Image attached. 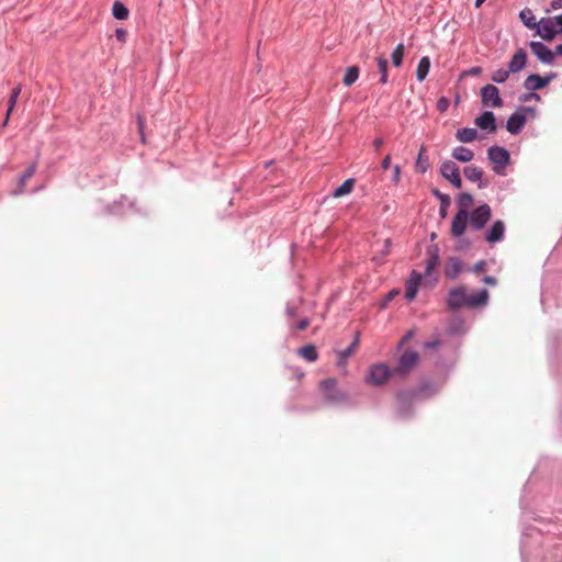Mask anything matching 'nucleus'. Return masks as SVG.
Returning <instances> with one entry per match:
<instances>
[{
	"instance_id": "obj_27",
	"label": "nucleus",
	"mask_w": 562,
	"mask_h": 562,
	"mask_svg": "<svg viewBox=\"0 0 562 562\" xmlns=\"http://www.w3.org/2000/svg\"><path fill=\"white\" fill-rule=\"evenodd\" d=\"M425 154L426 148L422 146L416 161V170L420 173L426 172L429 167L428 158L425 156Z\"/></svg>"
},
{
	"instance_id": "obj_24",
	"label": "nucleus",
	"mask_w": 562,
	"mask_h": 562,
	"mask_svg": "<svg viewBox=\"0 0 562 562\" xmlns=\"http://www.w3.org/2000/svg\"><path fill=\"white\" fill-rule=\"evenodd\" d=\"M463 172L465 178L472 182L479 181L483 177V170L475 166L465 167Z\"/></svg>"
},
{
	"instance_id": "obj_39",
	"label": "nucleus",
	"mask_w": 562,
	"mask_h": 562,
	"mask_svg": "<svg viewBox=\"0 0 562 562\" xmlns=\"http://www.w3.org/2000/svg\"><path fill=\"white\" fill-rule=\"evenodd\" d=\"M310 321L308 318H302L296 325L295 328L299 330H304L308 327Z\"/></svg>"
},
{
	"instance_id": "obj_20",
	"label": "nucleus",
	"mask_w": 562,
	"mask_h": 562,
	"mask_svg": "<svg viewBox=\"0 0 562 562\" xmlns=\"http://www.w3.org/2000/svg\"><path fill=\"white\" fill-rule=\"evenodd\" d=\"M477 137V131L473 127H464L458 130L456 133V138L461 143H471L475 140Z\"/></svg>"
},
{
	"instance_id": "obj_18",
	"label": "nucleus",
	"mask_w": 562,
	"mask_h": 562,
	"mask_svg": "<svg viewBox=\"0 0 562 562\" xmlns=\"http://www.w3.org/2000/svg\"><path fill=\"white\" fill-rule=\"evenodd\" d=\"M461 270H462L461 261L454 257L449 258V260L446 265V269H445L446 276L450 279H456L460 274Z\"/></svg>"
},
{
	"instance_id": "obj_33",
	"label": "nucleus",
	"mask_w": 562,
	"mask_h": 562,
	"mask_svg": "<svg viewBox=\"0 0 562 562\" xmlns=\"http://www.w3.org/2000/svg\"><path fill=\"white\" fill-rule=\"evenodd\" d=\"M376 64L381 74L380 82L385 85L387 82V60L384 57H378Z\"/></svg>"
},
{
	"instance_id": "obj_30",
	"label": "nucleus",
	"mask_w": 562,
	"mask_h": 562,
	"mask_svg": "<svg viewBox=\"0 0 562 562\" xmlns=\"http://www.w3.org/2000/svg\"><path fill=\"white\" fill-rule=\"evenodd\" d=\"M520 19L524 24L529 29H535L538 24L536 16L531 12V10L525 9L520 12Z\"/></svg>"
},
{
	"instance_id": "obj_13",
	"label": "nucleus",
	"mask_w": 562,
	"mask_h": 562,
	"mask_svg": "<svg viewBox=\"0 0 562 562\" xmlns=\"http://www.w3.org/2000/svg\"><path fill=\"white\" fill-rule=\"evenodd\" d=\"M526 124V116L524 113L515 112L509 116L506 123V130L510 134H518Z\"/></svg>"
},
{
	"instance_id": "obj_1",
	"label": "nucleus",
	"mask_w": 562,
	"mask_h": 562,
	"mask_svg": "<svg viewBox=\"0 0 562 562\" xmlns=\"http://www.w3.org/2000/svg\"><path fill=\"white\" fill-rule=\"evenodd\" d=\"M488 291L481 290L475 294H468L464 286H457L449 291L447 304L450 310H458L461 307H479L487 303Z\"/></svg>"
},
{
	"instance_id": "obj_53",
	"label": "nucleus",
	"mask_w": 562,
	"mask_h": 562,
	"mask_svg": "<svg viewBox=\"0 0 562 562\" xmlns=\"http://www.w3.org/2000/svg\"><path fill=\"white\" fill-rule=\"evenodd\" d=\"M437 346V341L436 342H427L426 344V347H435Z\"/></svg>"
},
{
	"instance_id": "obj_9",
	"label": "nucleus",
	"mask_w": 562,
	"mask_h": 562,
	"mask_svg": "<svg viewBox=\"0 0 562 562\" xmlns=\"http://www.w3.org/2000/svg\"><path fill=\"white\" fill-rule=\"evenodd\" d=\"M469 223V213L458 211L451 223V234L454 237H460L464 234Z\"/></svg>"
},
{
	"instance_id": "obj_29",
	"label": "nucleus",
	"mask_w": 562,
	"mask_h": 562,
	"mask_svg": "<svg viewBox=\"0 0 562 562\" xmlns=\"http://www.w3.org/2000/svg\"><path fill=\"white\" fill-rule=\"evenodd\" d=\"M128 9L124 5L123 2H114L112 8V14L117 20H125L128 16Z\"/></svg>"
},
{
	"instance_id": "obj_43",
	"label": "nucleus",
	"mask_w": 562,
	"mask_h": 562,
	"mask_svg": "<svg viewBox=\"0 0 562 562\" xmlns=\"http://www.w3.org/2000/svg\"><path fill=\"white\" fill-rule=\"evenodd\" d=\"M484 266H485V262H484V261H479L477 263H475V265H474V267H473V269H472V270H473L475 273H479V272L483 271Z\"/></svg>"
},
{
	"instance_id": "obj_31",
	"label": "nucleus",
	"mask_w": 562,
	"mask_h": 562,
	"mask_svg": "<svg viewBox=\"0 0 562 562\" xmlns=\"http://www.w3.org/2000/svg\"><path fill=\"white\" fill-rule=\"evenodd\" d=\"M404 53H405V46L404 44L400 43L395 49L393 50L392 53V64L395 66V67H400L403 63V58H404Z\"/></svg>"
},
{
	"instance_id": "obj_57",
	"label": "nucleus",
	"mask_w": 562,
	"mask_h": 562,
	"mask_svg": "<svg viewBox=\"0 0 562 562\" xmlns=\"http://www.w3.org/2000/svg\"><path fill=\"white\" fill-rule=\"evenodd\" d=\"M482 3H483V2L477 1V2H475V7H476V8H480Z\"/></svg>"
},
{
	"instance_id": "obj_34",
	"label": "nucleus",
	"mask_w": 562,
	"mask_h": 562,
	"mask_svg": "<svg viewBox=\"0 0 562 562\" xmlns=\"http://www.w3.org/2000/svg\"><path fill=\"white\" fill-rule=\"evenodd\" d=\"M21 90H22V88H21V86L19 85V86H16V87L12 90V92H11V94H10V98H9V108H8V116H10V114L12 113V111H13V109H14L15 104H16L18 98H19V95H20V93H21Z\"/></svg>"
},
{
	"instance_id": "obj_17",
	"label": "nucleus",
	"mask_w": 562,
	"mask_h": 562,
	"mask_svg": "<svg viewBox=\"0 0 562 562\" xmlns=\"http://www.w3.org/2000/svg\"><path fill=\"white\" fill-rule=\"evenodd\" d=\"M420 280H422V274L413 271L412 278L407 282L406 292H405V296L408 301H412L413 299H415L417 291H418Z\"/></svg>"
},
{
	"instance_id": "obj_22",
	"label": "nucleus",
	"mask_w": 562,
	"mask_h": 562,
	"mask_svg": "<svg viewBox=\"0 0 562 562\" xmlns=\"http://www.w3.org/2000/svg\"><path fill=\"white\" fill-rule=\"evenodd\" d=\"M359 74L360 70L358 66L348 67L342 79L344 85L347 87L353 85L358 80Z\"/></svg>"
},
{
	"instance_id": "obj_54",
	"label": "nucleus",
	"mask_w": 562,
	"mask_h": 562,
	"mask_svg": "<svg viewBox=\"0 0 562 562\" xmlns=\"http://www.w3.org/2000/svg\"><path fill=\"white\" fill-rule=\"evenodd\" d=\"M411 334L406 335L405 337H403L401 344H404L408 338H409Z\"/></svg>"
},
{
	"instance_id": "obj_3",
	"label": "nucleus",
	"mask_w": 562,
	"mask_h": 562,
	"mask_svg": "<svg viewBox=\"0 0 562 562\" xmlns=\"http://www.w3.org/2000/svg\"><path fill=\"white\" fill-rule=\"evenodd\" d=\"M319 387L327 403H339L347 398V396L337 389V380L334 378L323 380L319 383Z\"/></svg>"
},
{
	"instance_id": "obj_49",
	"label": "nucleus",
	"mask_w": 562,
	"mask_h": 562,
	"mask_svg": "<svg viewBox=\"0 0 562 562\" xmlns=\"http://www.w3.org/2000/svg\"><path fill=\"white\" fill-rule=\"evenodd\" d=\"M358 344H359V340L356 337V339L352 341V344L349 347H352V350L355 351V349L357 348Z\"/></svg>"
},
{
	"instance_id": "obj_59",
	"label": "nucleus",
	"mask_w": 562,
	"mask_h": 562,
	"mask_svg": "<svg viewBox=\"0 0 562 562\" xmlns=\"http://www.w3.org/2000/svg\"><path fill=\"white\" fill-rule=\"evenodd\" d=\"M303 375H304V373H303V372H301V373L299 374V379H301Z\"/></svg>"
},
{
	"instance_id": "obj_35",
	"label": "nucleus",
	"mask_w": 562,
	"mask_h": 562,
	"mask_svg": "<svg viewBox=\"0 0 562 562\" xmlns=\"http://www.w3.org/2000/svg\"><path fill=\"white\" fill-rule=\"evenodd\" d=\"M509 74H510L509 69L508 70L497 69L496 71H494L492 74L491 79H492V81H494L496 83H503L508 79Z\"/></svg>"
},
{
	"instance_id": "obj_47",
	"label": "nucleus",
	"mask_w": 562,
	"mask_h": 562,
	"mask_svg": "<svg viewBox=\"0 0 562 562\" xmlns=\"http://www.w3.org/2000/svg\"><path fill=\"white\" fill-rule=\"evenodd\" d=\"M481 72H482V68L481 67H472L469 70V74L472 75V76H479Z\"/></svg>"
},
{
	"instance_id": "obj_23",
	"label": "nucleus",
	"mask_w": 562,
	"mask_h": 562,
	"mask_svg": "<svg viewBox=\"0 0 562 562\" xmlns=\"http://www.w3.org/2000/svg\"><path fill=\"white\" fill-rule=\"evenodd\" d=\"M429 68H430V59L428 57H423L419 60L417 70H416V77L419 81H423L427 77V75L429 72Z\"/></svg>"
},
{
	"instance_id": "obj_56",
	"label": "nucleus",
	"mask_w": 562,
	"mask_h": 562,
	"mask_svg": "<svg viewBox=\"0 0 562 562\" xmlns=\"http://www.w3.org/2000/svg\"><path fill=\"white\" fill-rule=\"evenodd\" d=\"M9 117H10V116H8V114H7V115H5V120L3 121V125H4V126L8 124V122H9Z\"/></svg>"
},
{
	"instance_id": "obj_37",
	"label": "nucleus",
	"mask_w": 562,
	"mask_h": 562,
	"mask_svg": "<svg viewBox=\"0 0 562 562\" xmlns=\"http://www.w3.org/2000/svg\"><path fill=\"white\" fill-rule=\"evenodd\" d=\"M115 36H116V40L119 42L125 43L126 42V37H127V32L124 29H117L115 31Z\"/></svg>"
},
{
	"instance_id": "obj_11",
	"label": "nucleus",
	"mask_w": 562,
	"mask_h": 562,
	"mask_svg": "<svg viewBox=\"0 0 562 562\" xmlns=\"http://www.w3.org/2000/svg\"><path fill=\"white\" fill-rule=\"evenodd\" d=\"M554 77V75L541 77L539 75H529L524 86L527 90L533 91L544 88Z\"/></svg>"
},
{
	"instance_id": "obj_42",
	"label": "nucleus",
	"mask_w": 562,
	"mask_h": 562,
	"mask_svg": "<svg viewBox=\"0 0 562 562\" xmlns=\"http://www.w3.org/2000/svg\"><path fill=\"white\" fill-rule=\"evenodd\" d=\"M390 165H391V156H390V155H386V156L384 157V159L382 160L381 166H382V168H383L384 170H386V169H389V168H390Z\"/></svg>"
},
{
	"instance_id": "obj_28",
	"label": "nucleus",
	"mask_w": 562,
	"mask_h": 562,
	"mask_svg": "<svg viewBox=\"0 0 562 562\" xmlns=\"http://www.w3.org/2000/svg\"><path fill=\"white\" fill-rule=\"evenodd\" d=\"M473 204V196L470 193H461L458 199V211H463L464 213H469V209Z\"/></svg>"
},
{
	"instance_id": "obj_2",
	"label": "nucleus",
	"mask_w": 562,
	"mask_h": 562,
	"mask_svg": "<svg viewBox=\"0 0 562 562\" xmlns=\"http://www.w3.org/2000/svg\"><path fill=\"white\" fill-rule=\"evenodd\" d=\"M392 371L387 364L385 363H374L370 366L368 370V374L366 376V382L371 385H383L391 378Z\"/></svg>"
},
{
	"instance_id": "obj_5",
	"label": "nucleus",
	"mask_w": 562,
	"mask_h": 562,
	"mask_svg": "<svg viewBox=\"0 0 562 562\" xmlns=\"http://www.w3.org/2000/svg\"><path fill=\"white\" fill-rule=\"evenodd\" d=\"M492 217V210L488 204H482L469 213L470 227L481 231Z\"/></svg>"
},
{
	"instance_id": "obj_46",
	"label": "nucleus",
	"mask_w": 562,
	"mask_h": 562,
	"mask_svg": "<svg viewBox=\"0 0 562 562\" xmlns=\"http://www.w3.org/2000/svg\"><path fill=\"white\" fill-rule=\"evenodd\" d=\"M436 194H437V196L441 200V202H442L443 204H448V203H449L450 199H449V196H448V195H446V194H441V193H439L438 191L436 192Z\"/></svg>"
},
{
	"instance_id": "obj_44",
	"label": "nucleus",
	"mask_w": 562,
	"mask_h": 562,
	"mask_svg": "<svg viewBox=\"0 0 562 562\" xmlns=\"http://www.w3.org/2000/svg\"><path fill=\"white\" fill-rule=\"evenodd\" d=\"M483 282L488 285H495L497 283L496 279L494 277H484Z\"/></svg>"
},
{
	"instance_id": "obj_38",
	"label": "nucleus",
	"mask_w": 562,
	"mask_h": 562,
	"mask_svg": "<svg viewBox=\"0 0 562 562\" xmlns=\"http://www.w3.org/2000/svg\"><path fill=\"white\" fill-rule=\"evenodd\" d=\"M137 123H138V131H139V134H140V140H142V143L145 144V142H146L145 140V134H144L145 122H144L142 116H138Z\"/></svg>"
},
{
	"instance_id": "obj_12",
	"label": "nucleus",
	"mask_w": 562,
	"mask_h": 562,
	"mask_svg": "<svg viewBox=\"0 0 562 562\" xmlns=\"http://www.w3.org/2000/svg\"><path fill=\"white\" fill-rule=\"evenodd\" d=\"M505 234V224L502 221H496L493 223L492 227L487 231L485 235V240L488 244H495L501 241L504 238Z\"/></svg>"
},
{
	"instance_id": "obj_7",
	"label": "nucleus",
	"mask_w": 562,
	"mask_h": 562,
	"mask_svg": "<svg viewBox=\"0 0 562 562\" xmlns=\"http://www.w3.org/2000/svg\"><path fill=\"white\" fill-rule=\"evenodd\" d=\"M419 356L416 351L406 350L400 358L398 366L394 369V374H407L418 362Z\"/></svg>"
},
{
	"instance_id": "obj_14",
	"label": "nucleus",
	"mask_w": 562,
	"mask_h": 562,
	"mask_svg": "<svg viewBox=\"0 0 562 562\" xmlns=\"http://www.w3.org/2000/svg\"><path fill=\"white\" fill-rule=\"evenodd\" d=\"M475 124L484 131L493 133L496 131L495 115L491 111H485L481 116L475 119Z\"/></svg>"
},
{
	"instance_id": "obj_8",
	"label": "nucleus",
	"mask_w": 562,
	"mask_h": 562,
	"mask_svg": "<svg viewBox=\"0 0 562 562\" xmlns=\"http://www.w3.org/2000/svg\"><path fill=\"white\" fill-rule=\"evenodd\" d=\"M557 16L541 19L537 24L538 34L544 41H552L553 37L558 34V24H555Z\"/></svg>"
},
{
	"instance_id": "obj_19",
	"label": "nucleus",
	"mask_w": 562,
	"mask_h": 562,
	"mask_svg": "<svg viewBox=\"0 0 562 562\" xmlns=\"http://www.w3.org/2000/svg\"><path fill=\"white\" fill-rule=\"evenodd\" d=\"M440 172L447 180H451L453 177L460 173L459 167L452 160L443 161L440 166Z\"/></svg>"
},
{
	"instance_id": "obj_15",
	"label": "nucleus",
	"mask_w": 562,
	"mask_h": 562,
	"mask_svg": "<svg viewBox=\"0 0 562 562\" xmlns=\"http://www.w3.org/2000/svg\"><path fill=\"white\" fill-rule=\"evenodd\" d=\"M526 60L525 50L522 48L518 49L508 64L509 71L513 74L520 71L526 66Z\"/></svg>"
},
{
	"instance_id": "obj_4",
	"label": "nucleus",
	"mask_w": 562,
	"mask_h": 562,
	"mask_svg": "<svg viewBox=\"0 0 562 562\" xmlns=\"http://www.w3.org/2000/svg\"><path fill=\"white\" fill-rule=\"evenodd\" d=\"M487 156L494 165V171L498 175H503L510 159L508 150L501 146H493L488 148Z\"/></svg>"
},
{
	"instance_id": "obj_6",
	"label": "nucleus",
	"mask_w": 562,
	"mask_h": 562,
	"mask_svg": "<svg viewBox=\"0 0 562 562\" xmlns=\"http://www.w3.org/2000/svg\"><path fill=\"white\" fill-rule=\"evenodd\" d=\"M481 99L484 106H503V100L499 97V90L494 85H486L481 89Z\"/></svg>"
},
{
	"instance_id": "obj_36",
	"label": "nucleus",
	"mask_w": 562,
	"mask_h": 562,
	"mask_svg": "<svg viewBox=\"0 0 562 562\" xmlns=\"http://www.w3.org/2000/svg\"><path fill=\"white\" fill-rule=\"evenodd\" d=\"M353 353L352 347H348L339 352L338 366H344L347 359Z\"/></svg>"
},
{
	"instance_id": "obj_10",
	"label": "nucleus",
	"mask_w": 562,
	"mask_h": 562,
	"mask_svg": "<svg viewBox=\"0 0 562 562\" xmlns=\"http://www.w3.org/2000/svg\"><path fill=\"white\" fill-rule=\"evenodd\" d=\"M532 53L546 64H552L554 60V54L552 50L540 42H530L529 44Z\"/></svg>"
},
{
	"instance_id": "obj_51",
	"label": "nucleus",
	"mask_w": 562,
	"mask_h": 562,
	"mask_svg": "<svg viewBox=\"0 0 562 562\" xmlns=\"http://www.w3.org/2000/svg\"><path fill=\"white\" fill-rule=\"evenodd\" d=\"M555 53L562 56V45L557 46Z\"/></svg>"
},
{
	"instance_id": "obj_25",
	"label": "nucleus",
	"mask_w": 562,
	"mask_h": 562,
	"mask_svg": "<svg viewBox=\"0 0 562 562\" xmlns=\"http://www.w3.org/2000/svg\"><path fill=\"white\" fill-rule=\"evenodd\" d=\"M353 186H355V180L353 179H347L342 182V184H340L335 191H334V196L335 198H341L344 195H347L349 194L352 189H353Z\"/></svg>"
},
{
	"instance_id": "obj_58",
	"label": "nucleus",
	"mask_w": 562,
	"mask_h": 562,
	"mask_svg": "<svg viewBox=\"0 0 562 562\" xmlns=\"http://www.w3.org/2000/svg\"><path fill=\"white\" fill-rule=\"evenodd\" d=\"M555 3H557L558 5H553V8H555V9H557V8H561V7H562V5H561V2H555Z\"/></svg>"
},
{
	"instance_id": "obj_45",
	"label": "nucleus",
	"mask_w": 562,
	"mask_h": 562,
	"mask_svg": "<svg viewBox=\"0 0 562 562\" xmlns=\"http://www.w3.org/2000/svg\"><path fill=\"white\" fill-rule=\"evenodd\" d=\"M555 24H558V34H562V14L557 15Z\"/></svg>"
},
{
	"instance_id": "obj_50",
	"label": "nucleus",
	"mask_w": 562,
	"mask_h": 562,
	"mask_svg": "<svg viewBox=\"0 0 562 562\" xmlns=\"http://www.w3.org/2000/svg\"><path fill=\"white\" fill-rule=\"evenodd\" d=\"M288 314L290 316H295V310L293 307H288Z\"/></svg>"
},
{
	"instance_id": "obj_26",
	"label": "nucleus",
	"mask_w": 562,
	"mask_h": 562,
	"mask_svg": "<svg viewBox=\"0 0 562 562\" xmlns=\"http://www.w3.org/2000/svg\"><path fill=\"white\" fill-rule=\"evenodd\" d=\"M299 355L306 359L307 361H315L318 358V353L316 351V348L313 345H306L299 349Z\"/></svg>"
},
{
	"instance_id": "obj_16",
	"label": "nucleus",
	"mask_w": 562,
	"mask_h": 562,
	"mask_svg": "<svg viewBox=\"0 0 562 562\" xmlns=\"http://www.w3.org/2000/svg\"><path fill=\"white\" fill-rule=\"evenodd\" d=\"M438 262H439V249L436 245H431L427 248L425 274H430L431 271L437 267Z\"/></svg>"
},
{
	"instance_id": "obj_21",
	"label": "nucleus",
	"mask_w": 562,
	"mask_h": 562,
	"mask_svg": "<svg viewBox=\"0 0 562 562\" xmlns=\"http://www.w3.org/2000/svg\"><path fill=\"white\" fill-rule=\"evenodd\" d=\"M452 157L461 162H468L473 159L474 154L471 149L459 146L452 150Z\"/></svg>"
},
{
	"instance_id": "obj_32",
	"label": "nucleus",
	"mask_w": 562,
	"mask_h": 562,
	"mask_svg": "<svg viewBox=\"0 0 562 562\" xmlns=\"http://www.w3.org/2000/svg\"><path fill=\"white\" fill-rule=\"evenodd\" d=\"M36 168H37V162L34 161L33 164H31L26 170L23 172V175L21 176L20 178V187H21V191L23 190L24 186L26 184L27 180H30L34 173L36 172Z\"/></svg>"
},
{
	"instance_id": "obj_41",
	"label": "nucleus",
	"mask_w": 562,
	"mask_h": 562,
	"mask_svg": "<svg viewBox=\"0 0 562 562\" xmlns=\"http://www.w3.org/2000/svg\"><path fill=\"white\" fill-rule=\"evenodd\" d=\"M400 175H401V168L398 165H396L393 168V180L395 183H397L400 181Z\"/></svg>"
},
{
	"instance_id": "obj_55",
	"label": "nucleus",
	"mask_w": 562,
	"mask_h": 562,
	"mask_svg": "<svg viewBox=\"0 0 562 562\" xmlns=\"http://www.w3.org/2000/svg\"><path fill=\"white\" fill-rule=\"evenodd\" d=\"M394 296V293L393 292H390L389 295H387V301H391Z\"/></svg>"
},
{
	"instance_id": "obj_48",
	"label": "nucleus",
	"mask_w": 562,
	"mask_h": 562,
	"mask_svg": "<svg viewBox=\"0 0 562 562\" xmlns=\"http://www.w3.org/2000/svg\"><path fill=\"white\" fill-rule=\"evenodd\" d=\"M383 144V140L381 138H376L374 139L373 142V146L375 147V149H380V147L382 146Z\"/></svg>"
},
{
	"instance_id": "obj_40",
	"label": "nucleus",
	"mask_w": 562,
	"mask_h": 562,
	"mask_svg": "<svg viewBox=\"0 0 562 562\" xmlns=\"http://www.w3.org/2000/svg\"><path fill=\"white\" fill-rule=\"evenodd\" d=\"M449 181H450V183H451L453 187H456V188H458V189H460V188L462 187V180H461L460 173H459V175H457L456 177H453V178H452L451 180H449Z\"/></svg>"
},
{
	"instance_id": "obj_52",
	"label": "nucleus",
	"mask_w": 562,
	"mask_h": 562,
	"mask_svg": "<svg viewBox=\"0 0 562 562\" xmlns=\"http://www.w3.org/2000/svg\"><path fill=\"white\" fill-rule=\"evenodd\" d=\"M529 98L539 99V95H538L537 93L531 92V93L529 94Z\"/></svg>"
}]
</instances>
